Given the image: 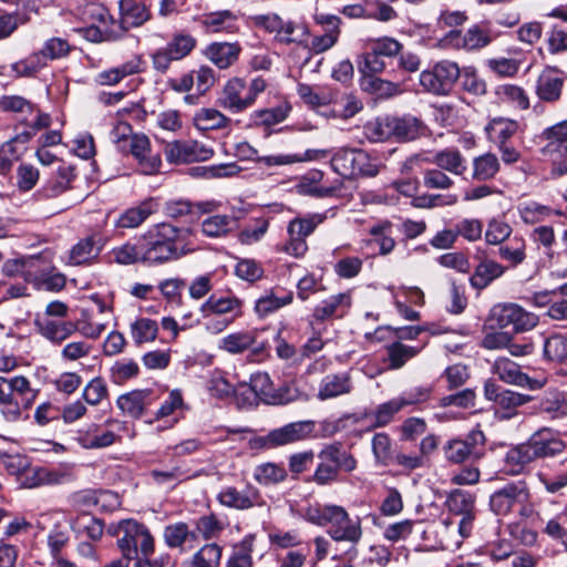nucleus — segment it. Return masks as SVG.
<instances>
[{
	"mask_svg": "<svg viewBox=\"0 0 567 567\" xmlns=\"http://www.w3.org/2000/svg\"><path fill=\"white\" fill-rule=\"evenodd\" d=\"M520 60L512 58H492L486 61V66L494 74L502 78H514L520 69Z\"/></svg>",
	"mask_w": 567,
	"mask_h": 567,
	"instance_id": "nucleus-57",
	"label": "nucleus"
},
{
	"mask_svg": "<svg viewBox=\"0 0 567 567\" xmlns=\"http://www.w3.org/2000/svg\"><path fill=\"white\" fill-rule=\"evenodd\" d=\"M352 298L350 292H341L330 296L322 302L316 306L313 310V318L318 321L337 317H343L350 309Z\"/></svg>",
	"mask_w": 567,
	"mask_h": 567,
	"instance_id": "nucleus-27",
	"label": "nucleus"
},
{
	"mask_svg": "<svg viewBox=\"0 0 567 567\" xmlns=\"http://www.w3.org/2000/svg\"><path fill=\"white\" fill-rule=\"evenodd\" d=\"M112 259L118 265H132L138 261L144 262L141 241L136 245L125 243L114 247L110 252Z\"/></svg>",
	"mask_w": 567,
	"mask_h": 567,
	"instance_id": "nucleus-51",
	"label": "nucleus"
},
{
	"mask_svg": "<svg viewBox=\"0 0 567 567\" xmlns=\"http://www.w3.org/2000/svg\"><path fill=\"white\" fill-rule=\"evenodd\" d=\"M109 394L107 385L102 378L92 379L82 393L83 399L90 405L100 404Z\"/></svg>",
	"mask_w": 567,
	"mask_h": 567,
	"instance_id": "nucleus-64",
	"label": "nucleus"
},
{
	"mask_svg": "<svg viewBox=\"0 0 567 567\" xmlns=\"http://www.w3.org/2000/svg\"><path fill=\"white\" fill-rule=\"evenodd\" d=\"M322 176L323 175L321 172H313L310 175L303 177L297 184L298 193L301 195H308L318 198H324L334 195L339 189V186H326L320 184Z\"/></svg>",
	"mask_w": 567,
	"mask_h": 567,
	"instance_id": "nucleus-36",
	"label": "nucleus"
},
{
	"mask_svg": "<svg viewBox=\"0 0 567 567\" xmlns=\"http://www.w3.org/2000/svg\"><path fill=\"white\" fill-rule=\"evenodd\" d=\"M103 245L102 238L97 235L80 239L70 249L68 264L72 266L91 264L100 255Z\"/></svg>",
	"mask_w": 567,
	"mask_h": 567,
	"instance_id": "nucleus-26",
	"label": "nucleus"
},
{
	"mask_svg": "<svg viewBox=\"0 0 567 567\" xmlns=\"http://www.w3.org/2000/svg\"><path fill=\"white\" fill-rule=\"evenodd\" d=\"M484 395L488 401H494L499 408L515 410L532 401V396L511 390H502L493 380L485 381Z\"/></svg>",
	"mask_w": 567,
	"mask_h": 567,
	"instance_id": "nucleus-25",
	"label": "nucleus"
},
{
	"mask_svg": "<svg viewBox=\"0 0 567 567\" xmlns=\"http://www.w3.org/2000/svg\"><path fill=\"white\" fill-rule=\"evenodd\" d=\"M308 33L306 25L297 24L291 21H284L276 39L284 44H300L306 40Z\"/></svg>",
	"mask_w": 567,
	"mask_h": 567,
	"instance_id": "nucleus-54",
	"label": "nucleus"
},
{
	"mask_svg": "<svg viewBox=\"0 0 567 567\" xmlns=\"http://www.w3.org/2000/svg\"><path fill=\"white\" fill-rule=\"evenodd\" d=\"M504 272V268L502 265L494 260H483L481 261L473 276L470 279V282L473 288L482 290L486 288L493 280L501 277Z\"/></svg>",
	"mask_w": 567,
	"mask_h": 567,
	"instance_id": "nucleus-38",
	"label": "nucleus"
},
{
	"mask_svg": "<svg viewBox=\"0 0 567 567\" xmlns=\"http://www.w3.org/2000/svg\"><path fill=\"white\" fill-rule=\"evenodd\" d=\"M472 178L478 182L489 181L495 177L499 171V161L495 154L485 153L472 161Z\"/></svg>",
	"mask_w": 567,
	"mask_h": 567,
	"instance_id": "nucleus-40",
	"label": "nucleus"
},
{
	"mask_svg": "<svg viewBox=\"0 0 567 567\" xmlns=\"http://www.w3.org/2000/svg\"><path fill=\"white\" fill-rule=\"evenodd\" d=\"M131 337L135 344L152 342L158 333V324L150 318H137L130 326Z\"/></svg>",
	"mask_w": 567,
	"mask_h": 567,
	"instance_id": "nucleus-47",
	"label": "nucleus"
},
{
	"mask_svg": "<svg viewBox=\"0 0 567 567\" xmlns=\"http://www.w3.org/2000/svg\"><path fill=\"white\" fill-rule=\"evenodd\" d=\"M292 302V293L289 292L284 297H277L272 292L260 297L255 305V310L258 316L266 317L269 313L280 309Z\"/></svg>",
	"mask_w": 567,
	"mask_h": 567,
	"instance_id": "nucleus-56",
	"label": "nucleus"
},
{
	"mask_svg": "<svg viewBox=\"0 0 567 567\" xmlns=\"http://www.w3.org/2000/svg\"><path fill=\"white\" fill-rule=\"evenodd\" d=\"M254 477L262 485H272L285 481L287 477V471L282 465L276 463H264L255 468Z\"/></svg>",
	"mask_w": 567,
	"mask_h": 567,
	"instance_id": "nucleus-50",
	"label": "nucleus"
},
{
	"mask_svg": "<svg viewBox=\"0 0 567 567\" xmlns=\"http://www.w3.org/2000/svg\"><path fill=\"white\" fill-rule=\"evenodd\" d=\"M331 167L342 177L375 176L380 166L372 162L369 154L360 148L342 147L331 157Z\"/></svg>",
	"mask_w": 567,
	"mask_h": 567,
	"instance_id": "nucleus-6",
	"label": "nucleus"
},
{
	"mask_svg": "<svg viewBox=\"0 0 567 567\" xmlns=\"http://www.w3.org/2000/svg\"><path fill=\"white\" fill-rule=\"evenodd\" d=\"M40 333L54 343L65 341L76 331L75 323L71 321L37 320Z\"/></svg>",
	"mask_w": 567,
	"mask_h": 567,
	"instance_id": "nucleus-35",
	"label": "nucleus"
},
{
	"mask_svg": "<svg viewBox=\"0 0 567 567\" xmlns=\"http://www.w3.org/2000/svg\"><path fill=\"white\" fill-rule=\"evenodd\" d=\"M196 45V40L184 33L175 34L166 47L158 49L152 55L155 70L165 72L173 61L181 60L188 55Z\"/></svg>",
	"mask_w": 567,
	"mask_h": 567,
	"instance_id": "nucleus-10",
	"label": "nucleus"
},
{
	"mask_svg": "<svg viewBox=\"0 0 567 567\" xmlns=\"http://www.w3.org/2000/svg\"><path fill=\"white\" fill-rule=\"evenodd\" d=\"M352 390L353 382L349 372L331 373L321 379L317 398L320 401H327L350 394Z\"/></svg>",
	"mask_w": 567,
	"mask_h": 567,
	"instance_id": "nucleus-23",
	"label": "nucleus"
},
{
	"mask_svg": "<svg viewBox=\"0 0 567 567\" xmlns=\"http://www.w3.org/2000/svg\"><path fill=\"white\" fill-rule=\"evenodd\" d=\"M247 86L243 79L233 78L225 84L218 104L231 113H240L249 107V99L246 96Z\"/></svg>",
	"mask_w": 567,
	"mask_h": 567,
	"instance_id": "nucleus-16",
	"label": "nucleus"
},
{
	"mask_svg": "<svg viewBox=\"0 0 567 567\" xmlns=\"http://www.w3.org/2000/svg\"><path fill=\"white\" fill-rule=\"evenodd\" d=\"M202 233L210 238L225 237L238 227L237 219L228 215H212L202 224Z\"/></svg>",
	"mask_w": 567,
	"mask_h": 567,
	"instance_id": "nucleus-34",
	"label": "nucleus"
},
{
	"mask_svg": "<svg viewBox=\"0 0 567 567\" xmlns=\"http://www.w3.org/2000/svg\"><path fill=\"white\" fill-rule=\"evenodd\" d=\"M320 460L311 481L318 485H328L338 480L339 471L352 472L357 461L352 454L338 444L324 446L318 454Z\"/></svg>",
	"mask_w": 567,
	"mask_h": 567,
	"instance_id": "nucleus-5",
	"label": "nucleus"
},
{
	"mask_svg": "<svg viewBox=\"0 0 567 567\" xmlns=\"http://www.w3.org/2000/svg\"><path fill=\"white\" fill-rule=\"evenodd\" d=\"M213 155V148L198 141H173L165 146L166 159L175 164L204 162Z\"/></svg>",
	"mask_w": 567,
	"mask_h": 567,
	"instance_id": "nucleus-11",
	"label": "nucleus"
},
{
	"mask_svg": "<svg viewBox=\"0 0 567 567\" xmlns=\"http://www.w3.org/2000/svg\"><path fill=\"white\" fill-rule=\"evenodd\" d=\"M111 379L121 384L138 375L140 367L133 359H121L114 362L110 369Z\"/></svg>",
	"mask_w": 567,
	"mask_h": 567,
	"instance_id": "nucleus-55",
	"label": "nucleus"
},
{
	"mask_svg": "<svg viewBox=\"0 0 567 567\" xmlns=\"http://www.w3.org/2000/svg\"><path fill=\"white\" fill-rule=\"evenodd\" d=\"M303 517L316 526L328 527V535L332 540L349 543V560L358 556L355 546L363 536L362 519L359 516L351 517L340 505L315 503L305 509Z\"/></svg>",
	"mask_w": 567,
	"mask_h": 567,
	"instance_id": "nucleus-1",
	"label": "nucleus"
},
{
	"mask_svg": "<svg viewBox=\"0 0 567 567\" xmlns=\"http://www.w3.org/2000/svg\"><path fill=\"white\" fill-rule=\"evenodd\" d=\"M492 372L507 384L528 388L530 390H538L544 386L543 381L529 378L520 371L517 363L507 358L496 359L492 365Z\"/></svg>",
	"mask_w": 567,
	"mask_h": 567,
	"instance_id": "nucleus-15",
	"label": "nucleus"
},
{
	"mask_svg": "<svg viewBox=\"0 0 567 567\" xmlns=\"http://www.w3.org/2000/svg\"><path fill=\"white\" fill-rule=\"evenodd\" d=\"M35 396L37 392L25 377H0V405L9 420H18L23 411L32 406Z\"/></svg>",
	"mask_w": 567,
	"mask_h": 567,
	"instance_id": "nucleus-4",
	"label": "nucleus"
},
{
	"mask_svg": "<svg viewBox=\"0 0 567 567\" xmlns=\"http://www.w3.org/2000/svg\"><path fill=\"white\" fill-rule=\"evenodd\" d=\"M516 208L519 218L527 225H536L543 223L553 214L557 216L563 215L560 210H554L550 206L540 204L533 199L518 203Z\"/></svg>",
	"mask_w": 567,
	"mask_h": 567,
	"instance_id": "nucleus-30",
	"label": "nucleus"
},
{
	"mask_svg": "<svg viewBox=\"0 0 567 567\" xmlns=\"http://www.w3.org/2000/svg\"><path fill=\"white\" fill-rule=\"evenodd\" d=\"M535 461L527 442L511 447L503 458V472L507 475L523 474Z\"/></svg>",
	"mask_w": 567,
	"mask_h": 567,
	"instance_id": "nucleus-28",
	"label": "nucleus"
},
{
	"mask_svg": "<svg viewBox=\"0 0 567 567\" xmlns=\"http://www.w3.org/2000/svg\"><path fill=\"white\" fill-rule=\"evenodd\" d=\"M461 75L457 63L442 60L430 70L420 73V84L424 91L435 95H446Z\"/></svg>",
	"mask_w": 567,
	"mask_h": 567,
	"instance_id": "nucleus-7",
	"label": "nucleus"
},
{
	"mask_svg": "<svg viewBox=\"0 0 567 567\" xmlns=\"http://www.w3.org/2000/svg\"><path fill=\"white\" fill-rule=\"evenodd\" d=\"M447 506L456 515H467L474 513V497L470 493L455 491L449 496Z\"/></svg>",
	"mask_w": 567,
	"mask_h": 567,
	"instance_id": "nucleus-62",
	"label": "nucleus"
},
{
	"mask_svg": "<svg viewBox=\"0 0 567 567\" xmlns=\"http://www.w3.org/2000/svg\"><path fill=\"white\" fill-rule=\"evenodd\" d=\"M529 498V492L522 483H511L496 491L489 499L492 511L497 515H506L516 504H524Z\"/></svg>",
	"mask_w": 567,
	"mask_h": 567,
	"instance_id": "nucleus-14",
	"label": "nucleus"
},
{
	"mask_svg": "<svg viewBox=\"0 0 567 567\" xmlns=\"http://www.w3.org/2000/svg\"><path fill=\"white\" fill-rule=\"evenodd\" d=\"M76 440L84 449H103L114 443L115 434L112 431H101L92 424L87 431H79Z\"/></svg>",
	"mask_w": 567,
	"mask_h": 567,
	"instance_id": "nucleus-39",
	"label": "nucleus"
},
{
	"mask_svg": "<svg viewBox=\"0 0 567 567\" xmlns=\"http://www.w3.org/2000/svg\"><path fill=\"white\" fill-rule=\"evenodd\" d=\"M542 136L546 141L543 147L545 155H563V152H567V121L546 128Z\"/></svg>",
	"mask_w": 567,
	"mask_h": 567,
	"instance_id": "nucleus-32",
	"label": "nucleus"
},
{
	"mask_svg": "<svg viewBox=\"0 0 567 567\" xmlns=\"http://www.w3.org/2000/svg\"><path fill=\"white\" fill-rule=\"evenodd\" d=\"M300 99L311 107H319L337 102V95L332 91L316 90L311 85L300 83L297 87Z\"/></svg>",
	"mask_w": 567,
	"mask_h": 567,
	"instance_id": "nucleus-43",
	"label": "nucleus"
},
{
	"mask_svg": "<svg viewBox=\"0 0 567 567\" xmlns=\"http://www.w3.org/2000/svg\"><path fill=\"white\" fill-rule=\"evenodd\" d=\"M236 16L229 10L206 14L202 23L209 32H234L236 30Z\"/></svg>",
	"mask_w": 567,
	"mask_h": 567,
	"instance_id": "nucleus-45",
	"label": "nucleus"
},
{
	"mask_svg": "<svg viewBox=\"0 0 567 567\" xmlns=\"http://www.w3.org/2000/svg\"><path fill=\"white\" fill-rule=\"evenodd\" d=\"M565 74L557 66H545L537 80L535 93L540 101L554 103L557 102L563 92Z\"/></svg>",
	"mask_w": 567,
	"mask_h": 567,
	"instance_id": "nucleus-13",
	"label": "nucleus"
},
{
	"mask_svg": "<svg viewBox=\"0 0 567 567\" xmlns=\"http://www.w3.org/2000/svg\"><path fill=\"white\" fill-rule=\"evenodd\" d=\"M446 40L454 48L474 51L487 47L493 41V37L489 31L480 25H473L464 34L460 31H451Z\"/></svg>",
	"mask_w": 567,
	"mask_h": 567,
	"instance_id": "nucleus-19",
	"label": "nucleus"
},
{
	"mask_svg": "<svg viewBox=\"0 0 567 567\" xmlns=\"http://www.w3.org/2000/svg\"><path fill=\"white\" fill-rule=\"evenodd\" d=\"M517 128L518 124L516 121L499 117L489 122L486 132L491 141L503 145L517 132Z\"/></svg>",
	"mask_w": 567,
	"mask_h": 567,
	"instance_id": "nucleus-48",
	"label": "nucleus"
},
{
	"mask_svg": "<svg viewBox=\"0 0 567 567\" xmlns=\"http://www.w3.org/2000/svg\"><path fill=\"white\" fill-rule=\"evenodd\" d=\"M313 429L312 421L292 422L270 431L267 435L259 437L258 442L264 449H276L309 437Z\"/></svg>",
	"mask_w": 567,
	"mask_h": 567,
	"instance_id": "nucleus-9",
	"label": "nucleus"
},
{
	"mask_svg": "<svg viewBox=\"0 0 567 567\" xmlns=\"http://www.w3.org/2000/svg\"><path fill=\"white\" fill-rule=\"evenodd\" d=\"M526 442L535 460L557 455L565 449L564 442L547 427L535 432Z\"/></svg>",
	"mask_w": 567,
	"mask_h": 567,
	"instance_id": "nucleus-17",
	"label": "nucleus"
},
{
	"mask_svg": "<svg viewBox=\"0 0 567 567\" xmlns=\"http://www.w3.org/2000/svg\"><path fill=\"white\" fill-rule=\"evenodd\" d=\"M189 228H177L168 223L153 225L140 238L144 262L163 265L176 260L190 251L187 238Z\"/></svg>",
	"mask_w": 567,
	"mask_h": 567,
	"instance_id": "nucleus-2",
	"label": "nucleus"
},
{
	"mask_svg": "<svg viewBox=\"0 0 567 567\" xmlns=\"http://www.w3.org/2000/svg\"><path fill=\"white\" fill-rule=\"evenodd\" d=\"M72 179L73 169L71 167H61L58 172V176L39 189L37 195L45 199L58 197L70 188Z\"/></svg>",
	"mask_w": 567,
	"mask_h": 567,
	"instance_id": "nucleus-41",
	"label": "nucleus"
},
{
	"mask_svg": "<svg viewBox=\"0 0 567 567\" xmlns=\"http://www.w3.org/2000/svg\"><path fill=\"white\" fill-rule=\"evenodd\" d=\"M501 102L507 103L518 110L529 109V97L526 91L515 84H502L495 91Z\"/></svg>",
	"mask_w": 567,
	"mask_h": 567,
	"instance_id": "nucleus-42",
	"label": "nucleus"
},
{
	"mask_svg": "<svg viewBox=\"0 0 567 567\" xmlns=\"http://www.w3.org/2000/svg\"><path fill=\"white\" fill-rule=\"evenodd\" d=\"M199 312H206L207 316L215 313L221 317L231 318V321H235L243 315V301L234 295L220 297L212 295L200 305Z\"/></svg>",
	"mask_w": 567,
	"mask_h": 567,
	"instance_id": "nucleus-20",
	"label": "nucleus"
},
{
	"mask_svg": "<svg viewBox=\"0 0 567 567\" xmlns=\"http://www.w3.org/2000/svg\"><path fill=\"white\" fill-rule=\"evenodd\" d=\"M131 155L137 164V171L144 175H155L159 172L162 159L158 153H153L151 142L144 134H135L131 136L127 146Z\"/></svg>",
	"mask_w": 567,
	"mask_h": 567,
	"instance_id": "nucleus-12",
	"label": "nucleus"
},
{
	"mask_svg": "<svg viewBox=\"0 0 567 567\" xmlns=\"http://www.w3.org/2000/svg\"><path fill=\"white\" fill-rule=\"evenodd\" d=\"M195 533L189 530L187 524L175 523L165 527L164 538L169 547H179L188 539H195Z\"/></svg>",
	"mask_w": 567,
	"mask_h": 567,
	"instance_id": "nucleus-60",
	"label": "nucleus"
},
{
	"mask_svg": "<svg viewBox=\"0 0 567 567\" xmlns=\"http://www.w3.org/2000/svg\"><path fill=\"white\" fill-rule=\"evenodd\" d=\"M545 357L555 362H563L567 359V337L563 334H553L545 340Z\"/></svg>",
	"mask_w": 567,
	"mask_h": 567,
	"instance_id": "nucleus-58",
	"label": "nucleus"
},
{
	"mask_svg": "<svg viewBox=\"0 0 567 567\" xmlns=\"http://www.w3.org/2000/svg\"><path fill=\"white\" fill-rule=\"evenodd\" d=\"M121 21L117 31L121 35L131 28L143 25L151 19V12L144 2L140 0H120Z\"/></svg>",
	"mask_w": 567,
	"mask_h": 567,
	"instance_id": "nucleus-18",
	"label": "nucleus"
},
{
	"mask_svg": "<svg viewBox=\"0 0 567 567\" xmlns=\"http://www.w3.org/2000/svg\"><path fill=\"white\" fill-rule=\"evenodd\" d=\"M414 532L424 535L426 533L424 523L421 520L404 519L386 526L383 532V537L391 543H398L406 540Z\"/></svg>",
	"mask_w": 567,
	"mask_h": 567,
	"instance_id": "nucleus-37",
	"label": "nucleus"
},
{
	"mask_svg": "<svg viewBox=\"0 0 567 567\" xmlns=\"http://www.w3.org/2000/svg\"><path fill=\"white\" fill-rule=\"evenodd\" d=\"M152 214L148 204L144 203L137 207H133L124 212L117 221L122 228H134L144 223Z\"/></svg>",
	"mask_w": 567,
	"mask_h": 567,
	"instance_id": "nucleus-61",
	"label": "nucleus"
},
{
	"mask_svg": "<svg viewBox=\"0 0 567 567\" xmlns=\"http://www.w3.org/2000/svg\"><path fill=\"white\" fill-rule=\"evenodd\" d=\"M109 533L117 537V546L126 559L141 554L148 557L154 553V538L150 530L134 519H123L109 527Z\"/></svg>",
	"mask_w": 567,
	"mask_h": 567,
	"instance_id": "nucleus-3",
	"label": "nucleus"
},
{
	"mask_svg": "<svg viewBox=\"0 0 567 567\" xmlns=\"http://www.w3.org/2000/svg\"><path fill=\"white\" fill-rule=\"evenodd\" d=\"M223 549L217 544L204 545L192 559L194 567H218Z\"/></svg>",
	"mask_w": 567,
	"mask_h": 567,
	"instance_id": "nucleus-53",
	"label": "nucleus"
},
{
	"mask_svg": "<svg viewBox=\"0 0 567 567\" xmlns=\"http://www.w3.org/2000/svg\"><path fill=\"white\" fill-rule=\"evenodd\" d=\"M488 321L502 329L512 326L515 331L524 332L537 326L538 317L517 303L504 302L492 307Z\"/></svg>",
	"mask_w": 567,
	"mask_h": 567,
	"instance_id": "nucleus-8",
	"label": "nucleus"
},
{
	"mask_svg": "<svg viewBox=\"0 0 567 567\" xmlns=\"http://www.w3.org/2000/svg\"><path fill=\"white\" fill-rule=\"evenodd\" d=\"M70 44L62 38H51L47 40L43 47L35 52L40 61L47 66L49 60L64 58L70 52Z\"/></svg>",
	"mask_w": 567,
	"mask_h": 567,
	"instance_id": "nucleus-49",
	"label": "nucleus"
},
{
	"mask_svg": "<svg viewBox=\"0 0 567 567\" xmlns=\"http://www.w3.org/2000/svg\"><path fill=\"white\" fill-rule=\"evenodd\" d=\"M218 501L221 505L238 511H245L261 505L260 495L254 487H246L243 491H238L234 486H226L218 494Z\"/></svg>",
	"mask_w": 567,
	"mask_h": 567,
	"instance_id": "nucleus-21",
	"label": "nucleus"
},
{
	"mask_svg": "<svg viewBox=\"0 0 567 567\" xmlns=\"http://www.w3.org/2000/svg\"><path fill=\"white\" fill-rule=\"evenodd\" d=\"M364 134L371 142H381L391 138V115L368 122L364 125Z\"/></svg>",
	"mask_w": 567,
	"mask_h": 567,
	"instance_id": "nucleus-52",
	"label": "nucleus"
},
{
	"mask_svg": "<svg viewBox=\"0 0 567 567\" xmlns=\"http://www.w3.org/2000/svg\"><path fill=\"white\" fill-rule=\"evenodd\" d=\"M386 349L390 368L392 369L402 368L410 359L415 357L419 352L417 349L405 346L401 342H393L389 344Z\"/></svg>",
	"mask_w": 567,
	"mask_h": 567,
	"instance_id": "nucleus-59",
	"label": "nucleus"
},
{
	"mask_svg": "<svg viewBox=\"0 0 567 567\" xmlns=\"http://www.w3.org/2000/svg\"><path fill=\"white\" fill-rule=\"evenodd\" d=\"M540 410L551 419H558L567 414V402L561 393H550L540 403Z\"/></svg>",
	"mask_w": 567,
	"mask_h": 567,
	"instance_id": "nucleus-63",
	"label": "nucleus"
},
{
	"mask_svg": "<svg viewBox=\"0 0 567 567\" xmlns=\"http://www.w3.org/2000/svg\"><path fill=\"white\" fill-rule=\"evenodd\" d=\"M324 219V214H308L303 217H296L289 221L288 235L306 239Z\"/></svg>",
	"mask_w": 567,
	"mask_h": 567,
	"instance_id": "nucleus-46",
	"label": "nucleus"
},
{
	"mask_svg": "<svg viewBox=\"0 0 567 567\" xmlns=\"http://www.w3.org/2000/svg\"><path fill=\"white\" fill-rule=\"evenodd\" d=\"M193 120L195 126L202 131L224 128L230 121L216 109H200L195 113Z\"/></svg>",
	"mask_w": 567,
	"mask_h": 567,
	"instance_id": "nucleus-44",
	"label": "nucleus"
},
{
	"mask_svg": "<svg viewBox=\"0 0 567 567\" xmlns=\"http://www.w3.org/2000/svg\"><path fill=\"white\" fill-rule=\"evenodd\" d=\"M392 137L399 141H412L422 132L421 121L410 114L403 116L391 115Z\"/></svg>",
	"mask_w": 567,
	"mask_h": 567,
	"instance_id": "nucleus-33",
	"label": "nucleus"
},
{
	"mask_svg": "<svg viewBox=\"0 0 567 567\" xmlns=\"http://www.w3.org/2000/svg\"><path fill=\"white\" fill-rule=\"evenodd\" d=\"M153 402L152 390L138 389L121 394L116 400V405L126 416L140 419L144 410L153 404Z\"/></svg>",
	"mask_w": 567,
	"mask_h": 567,
	"instance_id": "nucleus-22",
	"label": "nucleus"
},
{
	"mask_svg": "<svg viewBox=\"0 0 567 567\" xmlns=\"http://www.w3.org/2000/svg\"><path fill=\"white\" fill-rule=\"evenodd\" d=\"M218 347L231 354L243 353L250 348L254 353H259L265 349L264 343L257 342L256 331H238L229 333L219 340Z\"/></svg>",
	"mask_w": 567,
	"mask_h": 567,
	"instance_id": "nucleus-24",
	"label": "nucleus"
},
{
	"mask_svg": "<svg viewBox=\"0 0 567 567\" xmlns=\"http://www.w3.org/2000/svg\"><path fill=\"white\" fill-rule=\"evenodd\" d=\"M206 56L219 69H227L233 65L240 53L237 43L215 42L207 47Z\"/></svg>",
	"mask_w": 567,
	"mask_h": 567,
	"instance_id": "nucleus-31",
	"label": "nucleus"
},
{
	"mask_svg": "<svg viewBox=\"0 0 567 567\" xmlns=\"http://www.w3.org/2000/svg\"><path fill=\"white\" fill-rule=\"evenodd\" d=\"M430 162L436 167L456 176L463 175L466 171V159L460 150L455 147H446L435 152Z\"/></svg>",
	"mask_w": 567,
	"mask_h": 567,
	"instance_id": "nucleus-29",
	"label": "nucleus"
}]
</instances>
